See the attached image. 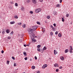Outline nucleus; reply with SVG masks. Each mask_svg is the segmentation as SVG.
<instances>
[{"mask_svg":"<svg viewBox=\"0 0 73 73\" xmlns=\"http://www.w3.org/2000/svg\"><path fill=\"white\" fill-rule=\"evenodd\" d=\"M28 31L29 34L31 35V34L33 32V30L31 29H28Z\"/></svg>","mask_w":73,"mask_h":73,"instance_id":"f257e3e1","label":"nucleus"},{"mask_svg":"<svg viewBox=\"0 0 73 73\" xmlns=\"http://www.w3.org/2000/svg\"><path fill=\"white\" fill-rule=\"evenodd\" d=\"M41 9L40 8H38L36 9L35 10V12L36 13H39V12H41Z\"/></svg>","mask_w":73,"mask_h":73,"instance_id":"f03ea898","label":"nucleus"},{"mask_svg":"<svg viewBox=\"0 0 73 73\" xmlns=\"http://www.w3.org/2000/svg\"><path fill=\"white\" fill-rule=\"evenodd\" d=\"M34 36H35V34H32V35L31 36V38L32 39V40L35 38Z\"/></svg>","mask_w":73,"mask_h":73,"instance_id":"7ed1b4c3","label":"nucleus"},{"mask_svg":"<svg viewBox=\"0 0 73 73\" xmlns=\"http://www.w3.org/2000/svg\"><path fill=\"white\" fill-rule=\"evenodd\" d=\"M32 29H33V30H36V29H37L38 28L37 26H33L31 27Z\"/></svg>","mask_w":73,"mask_h":73,"instance_id":"20e7f679","label":"nucleus"},{"mask_svg":"<svg viewBox=\"0 0 73 73\" xmlns=\"http://www.w3.org/2000/svg\"><path fill=\"white\" fill-rule=\"evenodd\" d=\"M47 66H48V65H47V64H44L42 66V68L43 69H45V68H46Z\"/></svg>","mask_w":73,"mask_h":73,"instance_id":"39448f33","label":"nucleus"},{"mask_svg":"<svg viewBox=\"0 0 73 73\" xmlns=\"http://www.w3.org/2000/svg\"><path fill=\"white\" fill-rule=\"evenodd\" d=\"M70 52L72 53V50H73V48H72V46H70Z\"/></svg>","mask_w":73,"mask_h":73,"instance_id":"423d86ee","label":"nucleus"},{"mask_svg":"<svg viewBox=\"0 0 73 73\" xmlns=\"http://www.w3.org/2000/svg\"><path fill=\"white\" fill-rule=\"evenodd\" d=\"M46 47L45 46H44L43 48V49L41 50L42 52H44V50H46Z\"/></svg>","mask_w":73,"mask_h":73,"instance_id":"0eeeda50","label":"nucleus"},{"mask_svg":"<svg viewBox=\"0 0 73 73\" xmlns=\"http://www.w3.org/2000/svg\"><path fill=\"white\" fill-rule=\"evenodd\" d=\"M54 66L55 67H59V66L58 65V64L57 63H55L54 65Z\"/></svg>","mask_w":73,"mask_h":73,"instance_id":"6e6552de","label":"nucleus"},{"mask_svg":"<svg viewBox=\"0 0 73 73\" xmlns=\"http://www.w3.org/2000/svg\"><path fill=\"white\" fill-rule=\"evenodd\" d=\"M32 2L34 4H36V3H37L36 0H32Z\"/></svg>","mask_w":73,"mask_h":73,"instance_id":"1a4fd4ad","label":"nucleus"},{"mask_svg":"<svg viewBox=\"0 0 73 73\" xmlns=\"http://www.w3.org/2000/svg\"><path fill=\"white\" fill-rule=\"evenodd\" d=\"M58 53L57 51L56 50H54V54L55 55H56Z\"/></svg>","mask_w":73,"mask_h":73,"instance_id":"9d476101","label":"nucleus"},{"mask_svg":"<svg viewBox=\"0 0 73 73\" xmlns=\"http://www.w3.org/2000/svg\"><path fill=\"white\" fill-rule=\"evenodd\" d=\"M60 58L61 60H62L63 61H64V58L63 57V56H62L60 57Z\"/></svg>","mask_w":73,"mask_h":73,"instance_id":"9b49d317","label":"nucleus"},{"mask_svg":"<svg viewBox=\"0 0 73 73\" xmlns=\"http://www.w3.org/2000/svg\"><path fill=\"white\" fill-rule=\"evenodd\" d=\"M53 13L54 15H57V12L55 11L53 12Z\"/></svg>","mask_w":73,"mask_h":73,"instance_id":"f8f14e48","label":"nucleus"},{"mask_svg":"<svg viewBox=\"0 0 73 73\" xmlns=\"http://www.w3.org/2000/svg\"><path fill=\"white\" fill-rule=\"evenodd\" d=\"M21 11H24V10H25V8L23 7H22L21 9Z\"/></svg>","mask_w":73,"mask_h":73,"instance_id":"ddd939ff","label":"nucleus"},{"mask_svg":"<svg viewBox=\"0 0 73 73\" xmlns=\"http://www.w3.org/2000/svg\"><path fill=\"white\" fill-rule=\"evenodd\" d=\"M6 32L7 33H9V30L8 29L6 30Z\"/></svg>","mask_w":73,"mask_h":73,"instance_id":"4468645a","label":"nucleus"},{"mask_svg":"<svg viewBox=\"0 0 73 73\" xmlns=\"http://www.w3.org/2000/svg\"><path fill=\"white\" fill-rule=\"evenodd\" d=\"M14 18H15V19H18V17H17V15H15V16H14Z\"/></svg>","mask_w":73,"mask_h":73,"instance_id":"2eb2a0df","label":"nucleus"},{"mask_svg":"<svg viewBox=\"0 0 73 73\" xmlns=\"http://www.w3.org/2000/svg\"><path fill=\"white\" fill-rule=\"evenodd\" d=\"M10 23L11 24H15V22L14 21L11 22Z\"/></svg>","mask_w":73,"mask_h":73,"instance_id":"dca6fc26","label":"nucleus"},{"mask_svg":"<svg viewBox=\"0 0 73 73\" xmlns=\"http://www.w3.org/2000/svg\"><path fill=\"white\" fill-rule=\"evenodd\" d=\"M56 7H58V8H59V7H60V4H57L56 5Z\"/></svg>","mask_w":73,"mask_h":73,"instance_id":"f3484780","label":"nucleus"},{"mask_svg":"<svg viewBox=\"0 0 73 73\" xmlns=\"http://www.w3.org/2000/svg\"><path fill=\"white\" fill-rule=\"evenodd\" d=\"M32 41H34V42H36V41H37V40L33 39L32 40Z\"/></svg>","mask_w":73,"mask_h":73,"instance_id":"a211bd4d","label":"nucleus"},{"mask_svg":"<svg viewBox=\"0 0 73 73\" xmlns=\"http://www.w3.org/2000/svg\"><path fill=\"white\" fill-rule=\"evenodd\" d=\"M31 68L32 69H35V66H32Z\"/></svg>","mask_w":73,"mask_h":73,"instance_id":"6ab92c4d","label":"nucleus"},{"mask_svg":"<svg viewBox=\"0 0 73 73\" xmlns=\"http://www.w3.org/2000/svg\"><path fill=\"white\" fill-rule=\"evenodd\" d=\"M2 35H4L5 34V30H3V31L2 32Z\"/></svg>","mask_w":73,"mask_h":73,"instance_id":"aec40b11","label":"nucleus"},{"mask_svg":"<svg viewBox=\"0 0 73 73\" xmlns=\"http://www.w3.org/2000/svg\"><path fill=\"white\" fill-rule=\"evenodd\" d=\"M13 33H14L13 31H12L11 33H10V35H13Z\"/></svg>","mask_w":73,"mask_h":73,"instance_id":"412c9836","label":"nucleus"},{"mask_svg":"<svg viewBox=\"0 0 73 73\" xmlns=\"http://www.w3.org/2000/svg\"><path fill=\"white\" fill-rule=\"evenodd\" d=\"M23 54L25 56H27V53H26V52H23Z\"/></svg>","mask_w":73,"mask_h":73,"instance_id":"4be33fe9","label":"nucleus"},{"mask_svg":"<svg viewBox=\"0 0 73 73\" xmlns=\"http://www.w3.org/2000/svg\"><path fill=\"white\" fill-rule=\"evenodd\" d=\"M58 37H61V34L60 33H59L58 35Z\"/></svg>","mask_w":73,"mask_h":73,"instance_id":"5701e85b","label":"nucleus"},{"mask_svg":"<svg viewBox=\"0 0 73 73\" xmlns=\"http://www.w3.org/2000/svg\"><path fill=\"white\" fill-rule=\"evenodd\" d=\"M68 50L66 49L65 50V52L66 53H67V52H68Z\"/></svg>","mask_w":73,"mask_h":73,"instance_id":"b1692460","label":"nucleus"},{"mask_svg":"<svg viewBox=\"0 0 73 73\" xmlns=\"http://www.w3.org/2000/svg\"><path fill=\"white\" fill-rule=\"evenodd\" d=\"M23 28H25V25H23Z\"/></svg>","mask_w":73,"mask_h":73,"instance_id":"393cba45","label":"nucleus"},{"mask_svg":"<svg viewBox=\"0 0 73 73\" xmlns=\"http://www.w3.org/2000/svg\"><path fill=\"white\" fill-rule=\"evenodd\" d=\"M15 5L16 7H17V6H18V4H17V3H16L15 4Z\"/></svg>","mask_w":73,"mask_h":73,"instance_id":"a878e982","label":"nucleus"},{"mask_svg":"<svg viewBox=\"0 0 73 73\" xmlns=\"http://www.w3.org/2000/svg\"><path fill=\"white\" fill-rule=\"evenodd\" d=\"M18 24L19 25H21V23L20 22L19 23H18Z\"/></svg>","mask_w":73,"mask_h":73,"instance_id":"bb28decb","label":"nucleus"},{"mask_svg":"<svg viewBox=\"0 0 73 73\" xmlns=\"http://www.w3.org/2000/svg\"><path fill=\"white\" fill-rule=\"evenodd\" d=\"M40 47H41V45H38L37 46V48H40Z\"/></svg>","mask_w":73,"mask_h":73,"instance_id":"cd10ccee","label":"nucleus"},{"mask_svg":"<svg viewBox=\"0 0 73 73\" xmlns=\"http://www.w3.org/2000/svg\"><path fill=\"white\" fill-rule=\"evenodd\" d=\"M37 50L38 51V52H40V50H40V48H38L37 49Z\"/></svg>","mask_w":73,"mask_h":73,"instance_id":"c85d7f7f","label":"nucleus"},{"mask_svg":"<svg viewBox=\"0 0 73 73\" xmlns=\"http://www.w3.org/2000/svg\"><path fill=\"white\" fill-rule=\"evenodd\" d=\"M69 16V14H67L66 15V17H68Z\"/></svg>","mask_w":73,"mask_h":73,"instance_id":"c756f323","label":"nucleus"},{"mask_svg":"<svg viewBox=\"0 0 73 73\" xmlns=\"http://www.w3.org/2000/svg\"><path fill=\"white\" fill-rule=\"evenodd\" d=\"M36 23L37 24H38V25H40V23L38 22H37Z\"/></svg>","mask_w":73,"mask_h":73,"instance_id":"7c9ffc66","label":"nucleus"},{"mask_svg":"<svg viewBox=\"0 0 73 73\" xmlns=\"http://www.w3.org/2000/svg\"><path fill=\"white\" fill-rule=\"evenodd\" d=\"M52 29L53 31H56V29H55V28H52Z\"/></svg>","mask_w":73,"mask_h":73,"instance_id":"2f4dec72","label":"nucleus"},{"mask_svg":"<svg viewBox=\"0 0 73 73\" xmlns=\"http://www.w3.org/2000/svg\"><path fill=\"white\" fill-rule=\"evenodd\" d=\"M27 3H29L30 2H31V1L30 0H27Z\"/></svg>","mask_w":73,"mask_h":73,"instance_id":"473e14b6","label":"nucleus"},{"mask_svg":"<svg viewBox=\"0 0 73 73\" xmlns=\"http://www.w3.org/2000/svg\"><path fill=\"white\" fill-rule=\"evenodd\" d=\"M30 13H31V14H32V13H33V11H30L29 12Z\"/></svg>","mask_w":73,"mask_h":73,"instance_id":"72a5a7b5","label":"nucleus"},{"mask_svg":"<svg viewBox=\"0 0 73 73\" xmlns=\"http://www.w3.org/2000/svg\"><path fill=\"white\" fill-rule=\"evenodd\" d=\"M62 21H63V22H64V18H62Z\"/></svg>","mask_w":73,"mask_h":73,"instance_id":"f704fd0d","label":"nucleus"},{"mask_svg":"<svg viewBox=\"0 0 73 73\" xmlns=\"http://www.w3.org/2000/svg\"><path fill=\"white\" fill-rule=\"evenodd\" d=\"M12 59H13V60H15V58L13 56L12 57Z\"/></svg>","mask_w":73,"mask_h":73,"instance_id":"c9c22d12","label":"nucleus"},{"mask_svg":"<svg viewBox=\"0 0 73 73\" xmlns=\"http://www.w3.org/2000/svg\"><path fill=\"white\" fill-rule=\"evenodd\" d=\"M47 18L48 19H49L50 18V16H48L47 17Z\"/></svg>","mask_w":73,"mask_h":73,"instance_id":"e433bc0d","label":"nucleus"},{"mask_svg":"<svg viewBox=\"0 0 73 73\" xmlns=\"http://www.w3.org/2000/svg\"><path fill=\"white\" fill-rule=\"evenodd\" d=\"M16 64L17 63H15L14 64V66H16Z\"/></svg>","mask_w":73,"mask_h":73,"instance_id":"4c0bfd02","label":"nucleus"},{"mask_svg":"<svg viewBox=\"0 0 73 73\" xmlns=\"http://www.w3.org/2000/svg\"><path fill=\"white\" fill-rule=\"evenodd\" d=\"M9 61H7V64H9Z\"/></svg>","mask_w":73,"mask_h":73,"instance_id":"58836bf2","label":"nucleus"},{"mask_svg":"<svg viewBox=\"0 0 73 73\" xmlns=\"http://www.w3.org/2000/svg\"><path fill=\"white\" fill-rule=\"evenodd\" d=\"M55 35H57L58 34V31H56L55 33Z\"/></svg>","mask_w":73,"mask_h":73,"instance_id":"ea45409f","label":"nucleus"},{"mask_svg":"<svg viewBox=\"0 0 73 73\" xmlns=\"http://www.w3.org/2000/svg\"><path fill=\"white\" fill-rule=\"evenodd\" d=\"M51 35H53V32H51L50 33Z\"/></svg>","mask_w":73,"mask_h":73,"instance_id":"a19ab883","label":"nucleus"},{"mask_svg":"<svg viewBox=\"0 0 73 73\" xmlns=\"http://www.w3.org/2000/svg\"><path fill=\"white\" fill-rule=\"evenodd\" d=\"M35 60H37V57H36V56H35Z\"/></svg>","mask_w":73,"mask_h":73,"instance_id":"79ce46f5","label":"nucleus"},{"mask_svg":"<svg viewBox=\"0 0 73 73\" xmlns=\"http://www.w3.org/2000/svg\"><path fill=\"white\" fill-rule=\"evenodd\" d=\"M4 50H2L1 51V52L2 53H4Z\"/></svg>","mask_w":73,"mask_h":73,"instance_id":"37998d69","label":"nucleus"},{"mask_svg":"<svg viewBox=\"0 0 73 73\" xmlns=\"http://www.w3.org/2000/svg\"><path fill=\"white\" fill-rule=\"evenodd\" d=\"M27 57H26L25 58V60H27Z\"/></svg>","mask_w":73,"mask_h":73,"instance_id":"c03bdc74","label":"nucleus"},{"mask_svg":"<svg viewBox=\"0 0 73 73\" xmlns=\"http://www.w3.org/2000/svg\"><path fill=\"white\" fill-rule=\"evenodd\" d=\"M56 72H58V69H56Z\"/></svg>","mask_w":73,"mask_h":73,"instance_id":"a18cd8bd","label":"nucleus"},{"mask_svg":"<svg viewBox=\"0 0 73 73\" xmlns=\"http://www.w3.org/2000/svg\"><path fill=\"white\" fill-rule=\"evenodd\" d=\"M62 0H60V3H62Z\"/></svg>","mask_w":73,"mask_h":73,"instance_id":"49530a36","label":"nucleus"},{"mask_svg":"<svg viewBox=\"0 0 73 73\" xmlns=\"http://www.w3.org/2000/svg\"><path fill=\"white\" fill-rule=\"evenodd\" d=\"M50 27L51 28H52V29L53 28V26H52V25H51Z\"/></svg>","mask_w":73,"mask_h":73,"instance_id":"de8ad7c7","label":"nucleus"},{"mask_svg":"<svg viewBox=\"0 0 73 73\" xmlns=\"http://www.w3.org/2000/svg\"><path fill=\"white\" fill-rule=\"evenodd\" d=\"M53 25L54 26V27H56V24L55 23L53 24Z\"/></svg>","mask_w":73,"mask_h":73,"instance_id":"09e8293b","label":"nucleus"},{"mask_svg":"<svg viewBox=\"0 0 73 73\" xmlns=\"http://www.w3.org/2000/svg\"><path fill=\"white\" fill-rule=\"evenodd\" d=\"M62 67L61 66H60L59 67V69H62Z\"/></svg>","mask_w":73,"mask_h":73,"instance_id":"8fccbe9b","label":"nucleus"},{"mask_svg":"<svg viewBox=\"0 0 73 73\" xmlns=\"http://www.w3.org/2000/svg\"><path fill=\"white\" fill-rule=\"evenodd\" d=\"M39 1H40V2H42V1H43V0H39Z\"/></svg>","mask_w":73,"mask_h":73,"instance_id":"3c124183","label":"nucleus"},{"mask_svg":"<svg viewBox=\"0 0 73 73\" xmlns=\"http://www.w3.org/2000/svg\"><path fill=\"white\" fill-rule=\"evenodd\" d=\"M42 29H43V31H44V30H45V29L43 27L42 28Z\"/></svg>","mask_w":73,"mask_h":73,"instance_id":"603ef678","label":"nucleus"},{"mask_svg":"<svg viewBox=\"0 0 73 73\" xmlns=\"http://www.w3.org/2000/svg\"><path fill=\"white\" fill-rule=\"evenodd\" d=\"M37 73H40V71H38L37 72Z\"/></svg>","mask_w":73,"mask_h":73,"instance_id":"864d4df0","label":"nucleus"},{"mask_svg":"<svg viewBox=\"0 0 73 73\" xmlns=\"http://www.w3.org/2000/svg\"><path fill=\"white\" fill-rule=\"evenodd\" d=\"M24 46H25V47H26V45L25 44H24Z\"/></svg>","mask_w":73,"mask_h":73,"instance_id":"5fc2aeb1","label":"nucleus"},{"mask_svg":"<svg viewBox=\"0 0 73 73\" xmlns=\"http://www.w3.org/2000/svg\"><path fill=\"white\" fill-rule=\"evenodd\" d=\"M45 23H47V21H45Z\"/></svg>","mask_w":73,"mask_h":73,"instance_id":"6e6d98bb","label":"nucleus"},{"mask_svg":"<svg viewBox=\"0 0 73 73\" xmlns=\"http://www.w3.org/2000/svg\"><path fill=\"white\" fill-rule=\"evenodd\" d=\"M20 42H21L22 41V40H20Z\"/></svg>","mask_w":73,"mask_h":73,"instance_id":"4d7b16f0","label":"nucleus"},{"mask_svg":"<svg viewBox=\"0 0 73 73\" xmlns=\"http://www.w3.org/2000/svg\"><path fill=\"white\" fill-rule=\"evenodd\" d=\"M8 39H9V37H8Z\"/></svg>","mask_w":73,"mask_h":73,"instance_id":"13d9d810","label":"nucleus"},{"mask_svg":"<svg viewBox=\"0 0 73 73\" xmlns=\"http://www.w3.org/2000/svg\"><path fill=\"white\" fill-rule=\"evenodd\" d=\"M43 32H45V30H43Z\"/></svg>","mask_w":73,"mask_h":73,"instance_id":"bf43d9fd","label":"nucleus"},{"mask_svg":"<svg viewBox=\"0 0 73 73\" xmlns=\"http://www.w3.org/2000/svg\"><path fill=\"white\" fill-rule=\"evenodd\" d=\"M30 61H32V59H30Z\"/></svg>","mask_w":73,"mask_h":73,"instance_id":"052dcab7","label":"nucleus"},{"mask_svg":"<svg viewBox=\"0 0 73 73\" xmlns=\"http://www.w3.org/2000/svg\"><path fill=\"white\" fill-rule=\"evenodd\" d=\"M0 33H1V31H0Z\"/></svg>","mask_w":73,"mask_h":73,"instance_id":"680f3d73","label":"nucleus"},{"mask_svg":"<svg viewBox=\"0 0 73 73\" xmlns=\"http://www.w3.org/2000/svg\"><path fill=\"white\" fill-rule=\"evenodd\" d=\"M9 38H10L9 39H10V38H11V37H9Z\"/></svg>","mask_w":73,"mask_h":73,"instance_id":"e2e57ef3","label":"nucleus"},{"mask_svg":"<svg viewBox=\"0 0 73 73\" xmlns=\"http://www.w3.org/2000/svg\"><path fill=\"white\" fill-rule=\"evenodd\" d=\"M27 46H28V45H27Z\"/></svg>","mask_w":73,"mask_h":73,"instance_id":"0e129e2a","label":"nucleus"},{"mask_svg":"<svg viewBox=\"0 0 73 73\" xmlns=\"http://www.w3.org/2000/svg\"><path fill=\"white\" fill-rule=\"evenodd\" d=\"M36 37V36L35 37Z\"/></svg>","mask_w":73,"mask_h":73,"instance_id":"69168bd1","label":"nucleus"}]
</instances>
